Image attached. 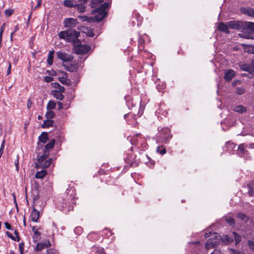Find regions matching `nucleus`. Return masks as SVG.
I'll return each mask as SVG.
<instances>
[{
  "mask_svg": "<svg viewBox=\"0 0 254 254\" xmlns=\"http://www.w3.org/2000/svg\"><path fill=\"white\" fill-rule=\"evenodd\" d=\"M64 76L59 77V80L63 84L69 85V81L67 79V74L64 72Z\"/></svg>",
  "mask_w": 254,
  "mask_h": 254,
  "instance_id": "19",
  "label": "nucleus"
},
{
  "mask_svg": "<svg viewBox=\"0 0 254 254\" xmlns=\"http://www.w3.org/2000/svg\"><path fill=\"white\" fill-rule=\"evenodd\" d=\"M13 9H7L4 11V14L7 17L10 16L13 13Z\"/></svg>",
  "mask_w": 254,
  "mask_h": 254,
  "instance_id": "45",
  "label": "nucleus"
},
{
  "mask_svg": "<svg viewBox=\"0 0 254 254\" xmlns=\"http://www.w3.org/2000/svg\"><path fill=\"white\" fill-rule=\"evenodd\" d=\"M54 53L55 51L54 50L50 51L49 52L47 62L49 65H52L53 64Z\"/></svg>",
  "mask_w": 254,
  "mask_h": 254,
  "instance_id": "22",
  "label": "nucleus"
},
{
  "mask_svg": "<svg viewBox=\"0 0 254 254\" xmlns=\"http://www.w3.org/2000/svg\"><path fill=\"white\" fill-rule=\"evenodd\" d=\"M51 247V243L49 241L45 242L44 243H38L35 248V251H41L43 249Z\"/></svg>",
  "mask_w": 254,
  "mask_h": 254,
  "instance_id": "10",
  "label": "nucleus"
},
{
  "mask_svg": "<svg viewBox=\"0 0 254 254\" xmlns=\"http://www.w3.org/2000/svg\"><path fill=\"white\" fill-rule=\"evenodd\" d=\"M78 17L81 21L83 22L87 21L88 22L91 23L94 21V18L91 17H88L86 16L79 15L78 16Z\"/></svg>",
  "mask_w": 254,
  "mask_h": 254,
  "instance_id": "29",
  "label": "nucleus"
},
{
  "mask_svg": "<svg viewBox=\"0 0 254 254\" xmlns=\"http://www.w3.org/2000/svg\"><path fill=\"white\" fill-rule=\"evenodd\" d=\"M245 89L242 87H238L236 88V92L238 95H242L245 93Z\"/></svg>",
  "mask_w": 254,
  "mask_h": 254,
  "instance_id": "44",
  "label": "nucleus"
},
{
  "mask_svg": "<svg viewBox=\"0 0 254 254\" xmlns=\"http://www.w3.org/2000/svg\"><path fill=\"white\" fill-rule=\"evenodd\" d=\"M64 5L67 7H74L75 5V2H74L71 0H65L64 2Z\"/></svg>",
  "mask_w": 254,
  "mask_h": 254,
  "instance_id": "33",
  "label": "nucleus"
},
{
  "mask_svg": "<svg viewBox=\"0 0 254 254\" xmlns=\"http://www.w3.org/2000/svg\"><path fill=\"white\" fill-rule=\"evenodd\" d=\"M239 66L241 70L249 72V75L246 73H243V76L248 77L249 78H252L254 77V65H253L252 64H251L245 63H240L239 64Z\"/></svg>",
  "mask_w": 254,
  "mask_h": 254,
  "instance_id": "1",
  "label": "nucleus"
},
{
  "mask_svg": "<svg viewBox=\"0 0 254 254\" xmlns=\"http://www.w3.org/2000/svg\"><path fill=\"white\" fill-rule=\"evenodd\" d=\"M156 113L164 117H167L168 113L167 111L166 105L164 104H161L159 108L156 110Z\"/></svg>",
  "mask_w": 254,
  "mask_h": 254,
  "instance_id": "15",
  "label": "nucleus"
},
{
  "mask_svg": "<svg viewBox=\"0 0 254 254\" xmlns=\"http://www.w3.org/2000/svg\"><path fill=\"white\" fill-rule=\"evenodd\" d=\"M243 29L251 33H254V22H245Z\"/></svg>",
  "mask_w": 254,
  "mask_h": 254,
  "instance_id": "16",
  "label": "nucleus"
},
{
  "mask_svg": "<svg viewBox=\"0 0 254 254\" xmlns=\"http://www.w3.org/2000/svg\"><path fill=\"white\" fill-rule=\"evenodd\" d=\"M68 30L61 31L59 33V36L60 38L64 39L67 42H68V39H69V38H68Z\"/></svg>",
  "mask_w": 254,
  "mask_h": 254,
  "instance_id": "24",
  "label": "nucleus"
},
{
  "mask_svg": "<svg viewBox=\"0 0 254 254\" xmlns=\"http://www.w3.org/2000/svg\"><path fill=\"white\" fill-rule=\"evenodd\" d=\"M38 158L37 160V165H42V163L46 160L47 158V156L45 155H42L41 156H38Z\"/></svg>",
  "mask_w": 254,
  "mask_h": 254,
  "instance_id": "30",
  "label": "nucleus"
},
{
  "mask_svg": "<svg viewBox=\"0 0 254 254\" xmlns=\"http://www.w3.org/2000/svg\"><path fill=\"white\" fill-rule=\"evenodd\" d=\"M74 231L75 233L80 234L82 232V228L80 227H76Z\"/></svg>",
  "mask_w": 254,
  "mask_h": 254,
  "instance_id": "55",
  "label": "nucleus"
},
{
  "mask_svg": "<svg viewBox=\"0 0 254 254\" xmlns=\"http://www.w3.org/2000/svg\"><path fill=\"white\" fill-rule=\"evenodd\" d=\"M231 252L232 254H244L242 252H241L239 251H236L234 249H231Z\"/></svg>",
  "mask_w": 254,
  "mask_h": 254,
  "instance_id": "59",
  "label": "nucleus"
},
{
  "mask_svg": "<svg viewBox=\"0 0 254 254\" xmlns=\"http://www.w3.org/2000/svg\"><path fill=\"white\" fill-rule=\"evenodd\" d=\"M93 13H97L95 15L94 19V21H96L97 22L102 20L107 14L106 10H102V8H99L94 9Z\"/></svg>",
  "mask_w": 254,
  "mask_h": 254,
  "instance_id": "4",
  "label": "nucleus"
},
{
  "mask_svg": "<svg viewBox=\"0 0 254 254\" xmlns=\"http://www.w3.org/2000/svg\"><path fill=\"white\" fill-rule=\"evenodd\" d=\"M219 31L225 33L226 34H229L230 31L229 30V27L228 26V22L225 23L223 22H220L217 27Z\"/></svg>",
  "mask_w": 254,
  "mask_h": 254,
  "instance_id": "12",
  "label": "nucleus"
},
{
  "mask_svg": "<svg viewBox=\"0 0 254 254\" xmlns=\"http://www.w3.org/2000/svg\"><path fill=\"white\" fill-rule=\"evenodd\" d=\"M234 111L239 113H243L247 112V109L242 105H238L234 108Z\"/></svg>",
  "mask_w": 254,
  "mask_h": 254,
  "instance_id": "21",
  "label": "nucleus"
},
{
  "mask_svg": "<svg viewBox=\"0 0 254 254\" xmlns=\"http://www.w3.org/2000/svg\"><path fill=\"white\" fill-rule=\"evenodd\" d=\"M166 85L164 83H162L161 84L158 83L156 85V88L159 92H163V90L165 89Z\"/></svg>",
  "mask_w": 254,
  "mask_h": 254,
  "instance_id": "42",
  "label": "nucleus"
},
{
  "mask_svg": "<svg viewBox=\"0 0 254 254\" xmlns=\"http://www.w3.org/2000/svg\"><path fill=\"white\" fill-rule=\"evenodd\" d=\"M68 42H71L75 41L79 36L80 33L75 30H68Z\"/></svg>",
  "mask_w": 254,
  "mask_h": 254,
  "instance_id": "9",
  "label": "nucleus"
},
{
  "mask_svg": "<svg viewBox=\"0 0 254 254\" xmlns=\"http://www.w3.org/2000/svg\"><path fill=\"white\" fill-rule=\"evenodd\" d=\"M70 192H71L70 194V198L72 199L74 197V195H75V192H74V190L71 189L69 190H67V194H69Z\"/></svg>",
  "mask_w": 254,
  "mask_h": 254,
  "instance_id": "47",
  "label": "nucleus"
},
{
  "mask_svg": "<svg viewBox=\"0 0 254 254\" xmlns=\"http://www.w3.org/2000/svg\"><path fill=\"white\" fill-rule=\"evenodd\" d=\"M4 225L5 228L8 230H12V227L8 222H5Z\"/></svg>",
  "mask_w": 254,
  "mask_h": 254,
  "instance_id": "61",
  "label": "nucleus"
},
{
  "mask_svg": "<svg viewBox=\"0 0 254 254\" xmlns=\"http://www.w3.org/2000/svg\"><path fill=\"white\" fill-rule=\"evenodd\" d=\"M248 189V193L249 196H253L254 195V182H251L247 185Z\"/></svg>",
  "mask_w": 254,
  "mask_h": 254,
  "instance_id": "17",
  "label": "nucleus"
},
{
  "mask_svg": "<svg viewBox=\"0 0 254 254\" xmlns=\"http://www.w3.org/2000/svg\"><path fill=\"white\" fill-rule=\"evenodd\" d=\"M54 113L51 110H48L46 114V116L47 119H52L54 118Z\"/></svg>",
  "mask_w": 254,
  "mask_h": 254,
  "instance_id": "40",
  "label": "nucleus"
},
{
  "mask_svg": "<svg viewBox=\"0 0 254 254\" xmlns=\"http://www.w3.org/2000/svg\"><path fill=\"white\" fill-rule=\"evenodd\" d=\"M138 135H141V134H137L136 135H134L131 139H130V142L132 144H133L134 145H136V141L138 142V139H137V137Z\"/></svg>",
  "mask_w": 254,
  "mask_h": 254,
  "instance_id": "43",
  "label": "nucleus"
},
{
  "mask_svg": "<svg viewBox=\"0 0 254 254\" xmlns=\"http://www.w3.org/2000/svg\"><path fill=\"white\" fill-rule=\"evenodd\" d=\"M227 145L230 146L232 148H234L236 146V144L235 143L230 142L227 143Z\"/></svg>",
  "mask_w": 254,
  "mask_h": 254,
  "instance_id": "62",
  "label": "nucleus"
},
{
  "mask_svg": "<svg viewBox=\"0 0 254 254\" xmlns=\"http://www.w3.org/2000/svg\"><path fill=\"white\" fill-rule=\"evenodd\" d=\"M248 246L250 249L254 253V241L249 240L248 241Z\"/></svg>",
  "mask_w": 254,
  "mask_h": 254,
  "instance_id": "41",
  "label": "nucleus"
},
{
  "mask_svg": "<svg viewBox=\"0 0 254 254\" xmlns=\"http://www.w3.org/2000/svg\"><path fill=\"white\" fill-rule=\"evenodd\" d=\"M58 109L59 110H61V109H64V105L63 104H62V102H58ZM69 106H65V109H67L68 108Z\"/></svg>",
  "mask_w": 254,
  "mask_h": 254,
  "instance_id": "52",
  "label": "nucleus"
},
{
  "mask_svg": "<svg viewBox=\"0 0 254 254\" xmlns=\"http://www.w3.org/2000/svg\"><path fill=\"white\" fill-rule=\"evenodd\" d=\"M171 130L168 127L163 128L160 131L161 137L162 138V142L167 143L172 137L170 132Z\"/></svg>",
  "mask_w": 254,
  "mask_h": 254,
  "instance_id": "2",
  "label": "nucleus"
},
{
  "mask_svg": "<svg viewBox=\"0 0 254 254\" xmlns=\"http://www.w3.org/2000/svg\"><path fill=\"white\" fill-rule=\"evenodd\" d=\"M226 221L231 226H234L235 225V220L232 217H229V218L226 219Z\"/></svg>",
  "mask_w": 254,
  "mask_h": 254,
  "instance_id": "46",
  "label": "nucleus"
},
{
  "mask_svg": "<svg viewBox=\"0 0 254 254\" xmlns=\"http://www.w3.org/2000/svg\"><path fill=\"white\" fill-rule=\"evenodd\" d=\"M52 94L55 98L58 100H62L64 98L63 95L60 91H57V90H52Z\"/></svg>",
  "mask_w": 254,
  "mask_h": 254,
  "instance_id": "20",
  "label": "nucleus"
},
{
  "mask_svg": "<svg viewBox=\"0 0 254 254\" xmlns=\"http://www.w3.org/2000/svg\"><path fill=\"white\" fill-rule=\"evenodd\" d=\"M42 0H38V1H37V3L36 6L34 8H33V7H32V10H34L36 9L37 8L39 7V6H40V5L42 4Z\"/></svg>",
  "mask_w": 254,
  "mask_h": 254,
  "instance_id": "56",
  "label": "nucleus"
},
{
  "mask_svg": "<svg viewBox=\"0 0 254 254\" xmlns=\"http://www.w3.org/2000/svg\"><path fill=\"white\" fill-rule=\"evenodd\" d=\"M4 141L3 140L1 144V146L0 147V158L1 157L4 149Z\"/></svg>",
  "mask_w": 254,
  "mask_h": 254,
  "instance_id": "54",
  "label": "nucleus"
},
{
  "mask_svg": "<svg viewBox=\"0 0 254 254\" xmlns=\"http://www.w3.org/2000/svg\"><path fill=\"white\" fill-rule=\"evenodd\" d=\"M53 80V78L51 76H46L44 77V81L47 83L50 82Z\"/></svg>",
  "mask_w": 254,
  "mask_h": 254,
  "instance_id": "53",
  "label": "nucleus"
},
{
  "mask_svg": "<svg viewBox=\"0 0 254 254\" xmlns=\"http://www.w3.org/2000/svg\"><path fill=\"white\" fill-rule=\"evenodd\" d=\"M55 142L54 140H52L50 142L45 145V149L46 150H49L53 148L54 146Z\"/></svg>",
  "mask_w": 254,
  "mask_h": 254,
  "instance_id": "38",
  "label": "nucleus"
},
{
  "mask_svg": "<svg viewBox=\"0 0 254 254\" xmlns=\"http://www.w3.org/2000/svg\"><path fill=\"white\" fill-rule=\"evenodd\" d=\"M211 254H221L220 252L216 250H214Z\"/></svg>",
  "mask_w": 254,
  "mask_h": 254,
  "instance_id": "64",
  "label": "nucleus"
},
{
  "mask_svg": "<svg viewBox=\"0 0 254 254\" xmlns=\"http://www.w3.org/2000/svg\"><path fill=\"white\" fill-rule=\"evenodd\" d=\"M248 52L251 54H254V45H250L249 47Z\"/></svg>",
  "mask_w": 254,
  "mask_h": 254,
  "instance_id": "57",
  "label": "nucleus"
},
{
  "mask_svg": "<svg viewBox=\"0 0 254 254\" xmlns=\"http://www.w3.org/2000/svg\"><path fill=\"white\" fill-rule=\"evenodd\" d=\"M47 174V171L45 170H42L40 171H38L35 174V178L36 179H42Z\"/></svg>",
  "mask_w": 254,
  "mask_h": 254,
  "instance_id": "27",
  "label": "nucleus"
},
{
  "mask_svg": "<svg viewBox=\"0 0 254 254\" xmlns=\"http://www.w3.org/2000/svg\"><path fill=\"white\" fill-rule=\"evenodd\" d=\"M156 151L157 153L161 155H164L166 153V147L164 145L158 146Z\"/></svg>",
  "mask_w": 254,
  "mask_h": 254,
  "instance_id": "32",
  "label": "nucleus"
},
{
  "mask_svg": "<svg viewBox=\"0 0 254 254\" xmlns=\"http://www.w3.org/2000/svg\"><path fill=\"white\" fill-rule=\"evenodd\" d=\"M242 12L249 16L254 17V9L251 8H244Z\"/></svg>",
  "mask_w": 254,
  "mask_h": 254,
  "instance_id": "23",
  "label": "nucleus"
},
{
  "mask_svg": "<svg viewBox=\"0 0 254 254\" xmlns=\"http://www.w3.org/2000/svg\"><path fill=\"white\" fill-rule=\"evenodd\" d=\"M55 87L57 88V91H60L62 94L64 92L65 88L64 87L61 86L59 83H57L55 84Z\"/></svg>",
  "mask_w": 254,
  "mask_h": 254,
  "instance_id": "39",
  "label": "nucleus"
},
{
  "mask_svg": "<svg viewBox=\"0 0 254 254\" xmlns=\"http://www.w3.org/2000/svg\"><path fill=\"white\" fill-rule=\"evenodd\" d=\"M71 203H72V205L70 204V205H68V206L65 205V208H66V209L65 210H66L67 212H69V211L72 210L73 209V204L74 203L73 201H72L71 202Z\"/></svg>",
  "mask_w": 254,
  "mask_h": 254,
  "instance_id": "48",
  "label": "nucleus"
},
{
  "mask_svg": "<svg viewBox=\"0 0 254 254\" xmlns=\"http://www.w3.org/2000/svg\"><path fill=\"white\" fill-rule=\"evenodd\" d=\"M23 247H24V244L22 243H20L19 245V249L20 250L21 254H23Z\"/></svg>",
  "mask_w": 254,
  "mask_h": 254,
  "instance_id": "58",
  "label": "nucleus"
},
{
  "mask_svg": "<svg viewBox=\"0 0 254 254\" xmlns=\"http://www.w3.org/2000/svg\"><path fill=\"white\" fill-rule=\"evenodd\" d=\"M90 50V46L87 45H79L74 47L73 50L77 55H84L88 52Z\"/></svg>",
  "mask_w": 254,
  "mask_h": 254,
  "instance_id": "3",
  "label": "nucleus"
},
{
  "mask_svg": "<svg viewBox=\"0 0 254 254\" xmlns=\"http://www.w3.org/2000/svg\"><path fill=\"white\" fill-rule=\"evenodd\" d=\"M39 139L40 142H41L43 143H45L48 139V137L47 134L42 133L41 134V135L39 137Z\"/></svg>",
  "mask_w": 254,
  "mask_h": 254,
  "instance_id": "31",
  "label": "nucleus"
},
{
  "mask_svg": "<svg viewBox=\"0 0 254 254\" xmlns=\"http://www.w3.org/2000/svg\"><path fill=\"white\" fill-rule=\"evenodd\" d=\"M52 162V159H49L48 160H45V161L42 163V165H40V166L42 167L43 168H46L50 166Z\"/></svg>",
  "mask_w": 254,
  "mask_h": 254,
  "instance_id": "36",
  "label": "nucleus"
},
{
  "mask_svg": "<svg viewBox=\"0 0 254 254\" xmlns=\"http://www.w3.org/2000/svg\"><path fill=\"white\" fill-rule=\"evenodd\" d=\"M126 161L129 163L130 166H137L138 164V161L136 158H132V155L128 156L125 159Z\"/></svg>",
  "mask_w": 254,
  "mask_h": 254,
  "instance_id": "18",
  "label": "nucleus"
},
{
  "mask_svg": "<svg viewBox=\"0 0 254 254\" xmlns=\"http://www.w3.org/2000/svg\"><path fill=\"white\" fill-rule=\"evenodd\" d=\"M233 235L234 238L236 245H237L241 241V237L237 233L234 232Z\"/></svg>",
  "mask_w": 254,
  "mask_h": 254,
  "instance_id": "35",
  "label": "nucleus"
},
{
  "mask_svg": "<svg viewBox=\"0 0 254 254\" xmlns=\"http://www.w3.org/2000/svg\"><path fill=\"white\" fill-rule=\"evenodd\" d=\"M75 7L79 12H83L85 10V7L83 4H76Z\"/></svg>",
  "mask_w": 254,
  "mask_h": 254,
  "instance_id": "37",
  "label": "nucleus"
},
{
  "mask_svg": "<svg viewBox=\"0 0 254 254\" xmlns=\"http://www.w3.org/2000/svg\"><path fill=\"white\" fill-rule=\"evenodd\" d=\"M77 20L73 18H67L64 20V26L66 28H72L76 26Z\"/></svg>",
  "mask_w": 254,
  "mask_h": 254,
  "instance_id": "8",
  "label": "nucleus"
},
{
  "mask_svg": "<svg viewBox=\"0 0 254 254\" xmlns=\"http://www.w3.org/2000/svg\"><path fill=\"white\" fill-rule=\"evenodd\" d=\"M46 254H58V252L54 249H50L47 251Z\"/></svg>",
  "mask_w": 254,
  "mask_h": 254,
  "instance_id": "51",
  "label": "nucleus"
},
{
  "mask_svg": "<svg viewBox=\"0 0 254 254\" xmlns=\"http://www.w3.org/2000/svg\"><path fill=\"white\" fill-rule=\"evenodd\" d=\"M228 26L230 29L239 30L243 28L244 25L242 22L240 21H230L228 22Z\"/></svg>",
  "mask_w": 254,
  "mask_h": 254,
  "instance_id": "7",
  "label": "nucleus"
},
{
  "mask_svg": "<svg viewBox=\"0 0 254 254\" xmlns=\"http://www.w3.org/2000/svg\"><path fill=\"white\" fill-rule=\"evenodd\" d=\"M11 65L10 63H8V67L7 69L6 74L9 75L11 72Z\"/></svg>",
  "mask_w": 254,
  "mask_h": 254,
  "instance_id": "60",
  "label": "nucleus"
},
{
  "mask_svg": "<svg viewBox=\"0 0 254 254\" xmlns=\"http://www.w3.org/2000/svg\"><path fill=\"white\" fill-rule=\"evenodd\" d=\"M109 2H105L103 4H102L99 8H102V10H106V9L108 8L109 6Z\"/></svg>",
  "mask_w": 254,
  "mask_h": 254,
  "instance_id": "50",
  "label": "nucleus"
},
{
  "mask_svg": "<svg viewBox=\"0 0 254 254\" xmlns=\"http://www.w3.org/2000/svg\"><path fill=\"white\" fill-rule=\"evenodd\" d=\"M54 121L51 119H47L43 122L42 126L43 128L53 126Z\"/></svg>",
  "mask_w": 254,
  "mask_h": 254,
  "instance_id": "26",
  "label": "nucleus"
},
{
  "mask_svg": "<svg viewBox=\"0 0 254 254\" xmlns=\"http://www.w3.org/2000/svg\"><path fill=\"white\" fill-rule=\"evenodd\" d=\"M247 147V145L245 143H241L238 146V150L241 152L242 155H244L248 152L247 150H245Z\"/></svg>",
  "mask_w": 254,
  "mask_h": 254,
  "instance_id": "28",
  "label": "nucleus"
},
{
  "mask_svg": "<svg viewBox=\"0 0 254 254\" xmlns=\"http://www.w3.org/2000/svg\"><path fill=\"white\" fill-rule=\"evenodd\" d=\"M237 217L246 223H247L249 220V217L242 212H239L237 214Z\"/></svg>",
  "mask_w": 254,
  "mask_h": 254,
  "instance_id": "25",
  "label": "nucleus"
},
{
  "mask_svg": "<svg viewBox=\"0 0 254 254\" xmlns=\"http://www.w3.org/2000/svg\"><path fill=\"white\" fill-rule=\"evenodd\" d=\"M59 59L64 62H68L71 61L73 59V57L71 55H69L65 52L59 51L57 53Z\"/></svg>",
  "mask_w": 254,
  "mask_h": 254,
  "instance_id": "5",
  "label": "nucleus"
},
{
  "mask_svg": "<svg viewBox=\"0 0 254 254\" xmlns=\"http://www.w3.org/2000/svg\"><path fill=\"white\" fill-rule=\"evenodd\" d=\"M19 156L17 155L16 156V160L14 161L15 166V168H16V170L17 171H18V169H19Z\"/></svg>",
  "mask_w": 254,
  "mask_h": 254,
  "instance_id": "49",
  "label": "nucleus"
},
{
  "mask_svg": "<svg viewBox=\"0 0 254 254\" xmlns=\"http://www.w3.org/2000/svg\"><path fill=\"white\" fill-rule=\"evenodd\" d=\"M37 204L33 205V209L30 214V218L31 220L34 222H38L40 217V211L37 209Z\"/></svg>",
  "mask_w": 254,
  "mask_h": 254,
  "instance_id": "6",
  "label": "nucleus"
},
{
  "mask_svg": "<svg viewBox=\"0 0 254 254\" xmlns=\"http://www.w3.org/2000/svg\"><path fill=\"white\" fill-rule=\"evenodd\" d=\"M56 103L54 101L51 100L48 102L47 106V108L48 110H51L52 109H55L56 108Z\"/></svg>",
  "mask_w": 254,
  "mask_h": 254,
  "instance_id": "34",
  "label": "nucleus"
},
{
  "mask_svg": "<svg viewBox=\"0 0 254 254\" xmlns=\"http://www.w3.org/2000/svg\"><path fill=\"white\" fill-rule=\"evenodd\" d=\"M235 75V72L234 70L229 69L225 72L224 78L227 81H230Z\"/></svg>",
  "mask_w": 254,
  "mask_h": 254,
  "instance_id": "14",
  "label": "nucleus"
},
{
  "mask_svg": "<svg viewBox=\"0 0 254 254\" xmlns=\"http://www.w3.org/2000/svg\"><path fill=\"white\" fill-rule=\"evenodd\" d=\"M64 67L68 71L75 72L77 71L79 65L78 63H72L70 64H64Z\"/></svg>",
  "mask_w": 254,
  "mask_h": 254,
  "instance_id": "11",
  "label": "nucleus"
},
{
  "mask_svg": "<svg viewBox=\"0 0 254 254\" xmlns=\"http://www.w3.org/2000/svg\"><path fill=\"white\" fill-rule=\"evenodd\" d=\"M33 232L35 233V235H37L38 236H40V233L39 232L37 229H35V227L32 228Z\"/></svg>",
  "mask_w": 254,
  "mask_h": 254,
  "instance_id": "63",
  "label": "nucleus"
},
{
  "mask_svg": "<svg viewBox=\"0 0 254 254\" xmlns=\"http://www.w3.org/2000/svg\"><path fill=\"white\" fill-rule=\"evenodd\" d=\"M218 245V242L216 240L209 239L205 244L206 249L209 250L214 248Z\"/></svg>",
  "mask_w": 254,
  "mask_h": 254,
  "instance_id": "13",
  "label": "nucleus"
}]
</instances>
